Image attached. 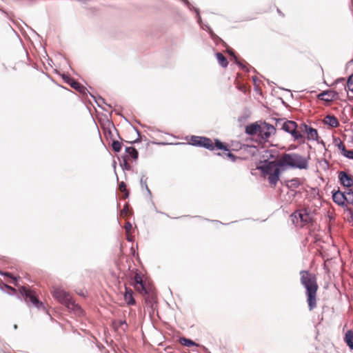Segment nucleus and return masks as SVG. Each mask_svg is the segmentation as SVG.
<instances>
[{
  "label": "nucleus",
  "instance_id": "1",
  "mask_svg": "<svg viewBox=\"0 0 353 353\" xmlns=\"http://www.w3.org/2000/svg\"><path fill=\"white\" fill-rule=\"evenodd\" d=\"M300 282L306 290L307 302L311 311L316 307V292L318 284L316 276L307 270L300 272Z\"/></svg>",
  "mask_w": 353,
  "mask_h": 353
},
{
  "label": "nucleus",
  "instance_id": "2",
  "mask_svg": "<svg viewBox=\"0 0 353 353\" xmlns=\"http://www.w3.org/2000/svg\"><path fill=\"white\" fill-rule=\"evenodd\" d=\"M309 158H306L298 153H285L278 161L279 167H290L299 170H306L309 165Z\"/></svg>",
  "mask_w": 353,
  "mask_h": 353
},
{
  "label": "nucleus",
  "instance_id": "3",
  "mask_svg": "<svg viewBox=\"0 0 353 353\" xmlns=\"http://www.w3.org/2000/svg\"><path fill=\"white\" fill-rule=\"evenodd\" d=\"M53 297L60 303L65 306L69 310L75 312L81 310L80 306L75 303L69 292L62 288H57L53 290Z\"/></svg>",
  "mask_w": 353,
  "mask_h": 353
},
{
  "label": "nucleus",
  "instance_id": "4",
  "mask_svg": "<svg viewBox=\"0 0 353 353\" xmlns=\"http://www.w3.org/2000/svg\"><path fill=\"white\" fill-rule=\"evenodd\" d=\"M298 125L294 121L287 120L283 122L281 125V130L290 134L294 140L302 139L301 143H304L305 140L303 134L297 130Z\"/></svg>",
  "mask_w": 353,
  "mask_h": 353
},
{
  "label": "nucleus",
  "instance_id": "5",
  "mask_svg": "<svg viewBox=\"0 0 353 353\" xmlns=\"http://www.w3.org/2000/svg\"><path fill=\"white\" fill-rule=\"evenodd\" d=\"M20 293L25 296L27 302L32 303L37 308L39 309L43 307V303L37 298L32 290L27 289L26 287H22L20 289Z\"/></svg>",
  "mask_w": 353,
  "mask_h": 353
},
{
  "label": "nucleus",
  "instance_id": "6",
  "mask_svg": "<svg viewBox=\"0 0 353 353\" xmlns=\"http://www.w3.org/2000/svg\"><path fill=\"white\" fill-rule=\"evenodd\" d=\"M61 77L66 83L71 86V88L79 92L82 94L86 95L88 93H89V90L84 85L75 81L68 74H62Z\"/></svg>",
  "mask_w": 353,
  "mask_h": 353
},
{
  "label": "nucleus",
  "instance_id": "7",
  "mask_svg": "<svg viewBox=\"0 0 353 353\" xmlns=\"http://www.w3.org/2000/svg\"><path fill=\"white\" fill-rule=\"evenodd\" d=\"M300 131L307 134V139L310 141H317L319 138L318 132L316 129L305 124L301 123L299 126Z\"/></svg>",
  "mask_w": 353,
  "mask_h": 353
},
{
  "label": "nucleus",
  "instance_id": "8",
  "mask_svg": "<svg viewBox=\"0 0 353 353\" xmlns=\"http://www.w3.org/2000/svg\"><path fill=\"white\" fill-rule=\"evenodd\" d=\"M276 168H281L278 165V161L275 162L265 160L264 161L263 165L258 166L257 169L261 170L263 174L268 175L269 174L272 173L276 169Z\"/></svg>",
  "mask_w": 353,
  "mask_h": 353
},
{
  "label": "nucleus",
  "instance_id": "9",
  "mask_svg": "<svg viewBox=\"0 0 353 353\" xmlns=\"http://www.w3.org/2000/svg\"><path fill=\"white\" fill-rule=\"evenodd\" d=\"M340 184L345 188H350L353 185V177L345 171H341L338 175Z\"/></svg>",
  "mask_w": 353,
  "mask_h": 353
},
{
  "label": "nucleus",
  "instance_id": "10",
  "mask_svg": "<svg viewBox=\"0 0 353 353\" xmlns=\"http://www.w3.org/2000/svg\"><path fill=\"white\" fill-rule=\"evenodd\" d=\"M338 97L339 93L333 90H327L323 91L317 96L319 99L325 101L326 102H331L334 99L338 98Z\"/></svg>",
  "mask_w": 353,
  "mask_h": 353
},
{
  "label": "nucleus",
  "instance_id": "11",
  "mask_svg": "<svg viewBox=\"0 0 353 353\" xmlns=\"http://www.w3.org/2000/svg\"><path fill=\"white\" fill-rule=\"evenodd\" d=\"M275 131L276 129L272 125L264 123V125L261 126V129L260 130L259 136L262 139L267 140Z\"/></svg>",
  "mask_w": 353,
  "mask_h": 353
},
{
  "label": "nucleus",
  "instance_id": "12",
  "mask_svg": "<svg viewBox=\"0 0 353 353\" xmlns=\"http://www.w3.org/2000/svg\"><path fill=\"white\" fill-rule=\"evenodd\" d=\"M345 193L341 190H333L332 191V200L333 201L339 206L344 207L345 205Z\"/></svg>",
  "mask_w": 353,
  "mask_h": 353
},
{
  "label": "nucleus",
  "instance_id": "13",
  "mask_svg": "<svg viewBox=\"0 0 353 353\" xmlns=\"http://www.w3.org/2000/svg\"><path fill=\"white\" fill-rule=\"evenodd\" d=\"M194 139H201L199 141V147L204 148L209 150H214V147L212 146V141L210 139L205 137H194Z\"/></svg>",
  "mask_w": 353,
  "mask_h": 353
},
{
  "label": "nucleus",
  "instance_id": "14",
  "mask_svg": "<svg viewBox=\"0 0 353 353\" xmlns=\"http://www.w3.org/2000/svg\"><path fill=\"white\" fill-rule=\"evenodd\" d=\"M261 126L256 123H250L245 128V133L248 135H254L256 133H260Z\"/></svg>",
  "mask_w": 353,
  "mask_h": 353
},
{
  "label": "nucleus",
  "instance_id": "15",
  "mask_svg": "<svg viewBox=\"0 0 353 353\" xmlns=\"http://www.w3.org/2000/svg\"><path fill=\"white\" fill-rule=\"evenodd\" d=\"M134 288L136 289L144 292L145 294H148L145 285L143 283L142 278L140 276L139 274H136V275L134 276Z\"/></svg>",
  "mask_w": 353,
  "mask_h": 353
},
{
  "label": "nucleus",
  "instance_id": "16",
  "mask_svg": "<svg viewBox=\"0 0 353 353\" xmlns=\"http://www.w3.org/2000/svg\"><path fill=\"white\" fill-rule=\"evenodd\" d=\"M281 174V169L276 168L272 173L269 174L268 181L271 185H276L278 181L279 180V176Z\"/></svg>",
  "mask_w": 353,
  "mask_h": 353
},
{
  "label": "nucleus",
  "instance_id": "17",
  "mask_svg": "<svg viewBox=\"0 0 353 353\" xmlns=\"http://www.w3.org/2000/svg\"><path fill=\"white\" fill-rule=\"evenodd\" d=\"M124 299L128 305H133L135 304V300L133 297V291L127 287H125Z\"/></svg>",
  "mask_w": 353,
  "mask_h": 353
},
{
  "label": "nucleus",
  "instance_id": "18",
  "mask_svg": "<svg viewBox=\"0 0 353 353\" xmlns=\"http://www.w3.org/2000/svg\"><path fill=\"white\" fill-rule=\"evenodd\" d=\"M201 26L203 30H208L212 39L214 40L216 43L223 41L222 39L213 32L212 28L208 24H203Z\"/></svg>",
  "mask_w": 353,
  "mask_h": 353
},
{
  "label": "nucleus",
  "instance_id": "19",
  "mask_svg": "<svg viewBox=\"0 0 353 353\" xmlns=\"http://www.w3.org/2000/svg\"><path fill=\"white\" fill-rule=\"evenodd\" d=\"M324 122L332 128H336L339 124L337 119L333 115L325 117Z\"/></svg>",
  "mask_w": 353,
  "mask_h": 353
},
{
  "label": "nucleus",
  "instance_id": "20",
  "mask_svg": "<svg viewBox=\"0 0 353 353\" xmlns=\"http://www.w3.org/2000/svg\"><path fill=\"white\" fill-rule=\"evenodd\" d=\"M344 340L349 348L353 350V331H347Z\"/></svg>",
  "mask_w": 353,
  "mask_h": 353
},
{
  "label": "nucleus",
  "instance_id": "21",
  "mask_svg": "<svg viewBox=\"0 0 353 353\" xmlns=\"http://www.w3.org/2000/svg\"><path fill=\"white\" fill-rule=\"evenodd\" d=\"M228 52L230 55L233 57L235 63L237 64L242 70L249 72L247 66L239 60L238 57L235 55L232 50H228Z\"/></svg>",
  "mask_w": 353,
  "mask_h": 353
},
{
  "label": "nucleus",
  "instance_id": "22",
  "mask_svg": "<svg viewBox=\"0 0 353 353\" xmlns=\"http://www.w3.org/2000/svg\"><path fill=\"white\" fill-rule=\"evenodd\" d=\"M334 141L336 143V145L337 146L339 150H341V154L345 157V154H347L349 152V150H347L345 148L344 144L343 143V142L341 141L340 138H339V137L334 138Z\"/></svg>",
  "mask_w": 353,
  "mask_h": 353
},
{
  "label": "nucleus",
  "instance_id": "23",
  "mask_svg": "<svg viewBox=\"0 0 353 353\" xmlns=\"http://www.w3.org/2000/svg\"><path fill=\"white\" fill-rule=\"evenodd\" d=\"M215 55L219 64L223 68H226L228 65V61L227 59L223 55V54L221 52H216Z\"/></svg>",
  "mask_w": 353,
  "mask_h": 353
},
{
  "label": "nucleus",
  "instance_id": "24",
  "mask_svg": "<svg viewBox=\"0 0 353 353\" xmlns=\"http://www.w3.org/2000/svg\"><path fill=\"white\" fill-rule=\"evenodd\" d=\"M125 152L132 157L134 160H137L139 157L138 151L133 147H126Z\"/></svg>",
  "mask_w": 353,
  "mask_h": 353
},
{
  "label": "nucleus",
  "instance_id": "25",
  "mask_svg": "<svg viewBox=\"0 0 353 353\" xmlns=\"http://www.w3.org/2000/svg\"><path fill=\"white\" fill-rule=\"evenodd\" d=\"M179 342H180V343L181 345H183L184 346H186V347H193V346H197L198 345L192 340L187 339V338H185V337L180 338Z\"/></svg>",
  "mask_w": 353,
  "mask_h": 353
},
{
  "label": "nucleus",
  "instance_id": "26",
  "mask_svg": "<svg viewBox=\"0 0 353 353\" xmlns=\"http://www.w3.org/2000/svg\"><path fill=\"white\" fill-rule=\"evenodd\" d=\"M301 183L298 178H294L287 181L286 185L288 188L293 189L296 188L300 185Z\"/></svg>",
  "mask_w": 353,
  "mask_h": 353
},
{
  "label": "nucleus",
  "instance_id": "27",
  "mask_svg": "<svg viewBox=\"0 0 353 353\" xmlns=\"http://www.w3.org/2000/svg\"><path fill=\"white\" fill-rule=\"evenodd\" d=\"M90 97L94 100V101L97 103V105L99 107V108H102V105L103 104H105L107 105H108L109 107H111L110 105L109 104H107L104 100V99H103L101 97H97L95 96H94L93 94H92L90 92L88 93Z\"/></svg>",
  "mask_w": 353,
  "mask_h": 353
},
{
  "label": "nucleus",
  "instance_id": "28",
  "mask_svg": "<svg viewBox=\"0 0 353 353\" xmlns=\"http://www.w3.org/2000/svg\"><path fill=\"white\" fill-rule=\"evenodd\" d=\"M145 175H142L141 179H140V185H141V187L142 189H145L148 194V196L150 197L152 196V193H151V191L150 190L148 185H147V182H146V180H147V178H145V179L144 180L143 178L145 177Z\"/></svg>",
  "mask_w": 353,
  "mask_h": 353
},
{
  "label": "nucleus",
  "instance_id": "29",
  "mask_svg": "<svg viewBox=\"0 0 353 353\" xmlns=\"http://www.w3.org/2000/svg\"><path fill=\"white\" fill-rule=\"evenodd\" d=\"M345 193V197H346L345 203L353 204V191L351 189H347Z\"/></svg>",
  "mask_w": 353,
  "mask_h": 353
},
{
  "label": "nucleus",
  "instance_id": "30",
  "mask_svg": "<svg viewBox=\"0 0 353 353\" xmlns=\"http://www.w3.org/2000/svg\"><path fill=\"white\" fill-rule=\"evenodd\" d=\"M212 146L214 147V150L215 148H216V149H219V150H223L224 151L228 150V148L227 147V145H225L223 143H222L219 139H216L215 140V143L214 144L212 143Z\"/></svg>",
  "mask_w": 353,
  "mask_h": 353
},
{
  "label": "nucleus",
  "instance_id": "31",
  "mask_svg": "<svg viewBox=\"0 0 353 353\" xmlns=\"http://www.w3.org/2000/svg\"><path fill=\"white\" fill-rule=\"evenodd\" d=\"M122 161L120 163L121 167L123 170H131V165L128 163V159L126 156L121 157Z\"/></svg>",
  "mask_w": 353,
  "mask_h": 353
},
{
  "label": "nucleus",
  "instance_id": "32",
  "mask_svg": "<svg viewBox=\"0 0 353 353\" xmlns=\"http://www.w3.org/2000/svg\"><path fill=\"white\" fill-rule=\"evenodd\" d=\"M119 189L121 192L124 193L123 198L126 199L129 196V191L126 188V184L122 181L119 185Z\"/></svg>",
  "mask_w": 353,
  "mask_h": 353
},
{
  "label": "nucleus",
  "instance_id": "33",
  "mask_svg": "<svg viewBox=\"0 0 353 353\" xmlns=\"http://www.w3.org/2000/svg\"><path fill=\"white\" fill-rule=\"evenodd\" d=\"M122 147V143L117 140H114L112 143V148L115 152H119L121 151Z\"/></svg>",
  "mask_w": 353,
  "mask_h": 353
},
{
  "label": "nucleus",
  "instance_id": "34",
  "mask_svg": "<svg viewBox=\"0 0 353 353\" xmlns=\"http://www.w3.org/2000/svg\"><path fill=\"white\" fill-rule=\"evenodd\" d=\"M297 215L299 217L301 221L307 222V219H306L307 214H303L300 212L296 211V212H294L292 216L296 218Z\"/></svg>",
  "mask_w": 353,
  "mask_h": 353
},
{
  "label": "nucleus",
  "instance_id": "35",
  "mask_svg": "<svg viewBox=\"0 0 353 353\" xmlns=\"http://www.w3.org/2000/svg\"><path fill=\"white\" fill-rule=\"evenodd\" d=\"M194 137H199V136H192L191 137V139H190V141H191V143L190 144H191L192 145H194V146H196V147H199V141L201 139H194Z\"/></svg>",
  "mask_w": 353,
  "mask_h": 353
},
{
  "label": "nucleus",
  "instance_id": "36",
  "mask_svg": "<svg viewBox=\"0 0 353 353\" xmlns=\"http://www.w3.org/2000/svg\"><path fill=\"white\" fill-rule=\"evenodd\" d=\"M347 86L348 88V90L353 92V80L352 79V77H349L347 78Z\"/></svg>",
  "mask_w": 353,
  "mask_h": 353
},
{
  "label": "nucleus",
  "instance_id": "37",
  "mask_svg": "<svg viewBox=\"0 0 353 353\" xmlns=\"http://www.w3.org/2000/svg\"><path fill=\"white\" fill-rule=\"evenodd\" d=\"M224 154L230 158L232 161H236V157L230 151V150L228 148V150H225Z\"/></svg>",
  "mask_w": 353,
  "mask_h": 353
},
{
  "label": "nucleus",
  "instance_id": "38",
  "mask_svg": "<svg viewBox=\"0 0 353 353\" xmlns=\"http://www.w3.org/2000/svg\"><path fill=\"white\" fill-rule=\"evenodd\" d=\"M135 130H136V132L137 133L138 138L136 140H134L133 142H131V143H139L142 140V137H141V135L140 134V132L137 128H135Z\"/></svg>",
  "mask_w": 353,
  "mask_h": 353
},
{
  "label": "nucleus",
  "instance_id": "39",
  "mask_svg": "<svg viewBox=\"0 0 353 353\" xmlns=\"http://www.w3.org/2000/svg\"><path fill=\"white\" fill-rule=\"evenodd\" d=\"M128 212V205L126 204L121 211V215H126Z\"/></svg>",
  "mask_w": 353,
  "mask_h": 353
},
{
  "label": "nucleus",
  "instance_id": "40",
  "mask_svg": "<svg viewBox=\"0 0 353 353\" xmlns=\"http://www.w3.org/2000/svg\"><path fill=\"white\" fill-rule=\"evenodd\" d=\"M132 224L130 222H127L125 225V230L126 231V232H129L130 231V230L132 229Z\"/></svg>",
  "mask_w": 353,
  "mask_h": 353
},
{
  "label": "nucleus",
  "instance_id": "41",
  "mask_svg": "<svg viewBox=\"0 0 353 353\" xmlns=\"http://www.w3.org/2000/svg\"><path fill=\"white\" fill-rule=\"evenodd\" d=\"M345 157L350 159H353V150H349L347 154H345Z\"/></svg>",
  "mask_w": 353,
  "mask_h": 353
},
{
  "label": "nucleus",
  "instance_id": "42",
  "mask_svg": "<svg viewBox=\"0 0 353 353\" xmlns=\"http://www.w3.org/2000/svg\"><path fill=\"white\" fill-rule=\"evenodd\" d=\"M119 325H120V326H123V325H125V328H123V330H125V328H127V327H128V325H127V323H126L125 320H120V321H119Z\"/></svg>",
  "mask_w": 353,
  "mask_h": 353
},
{
  "label": "nucleus",
  "instance_id": "43",
  "mask_svg": "<svg viewBox=\"0 0 353 353\" xmlns=\"http://www.w3.org/2000/svg\"><path fill=\"white\" fill-rule=\"evenodd\" d=\"M3 288L8 289L13 292H15V290L13 288L10 287V285H8L7 284H3Z\"/></svg>",
  "mask_w": 353,
  "mask_h": 353
},
{
  "label": "nucleus",
  "instance_id": "44",
  "mask_svg": "<svg viewBox=\"0 0 353 353\" xmlns=\"http://www.w3.org/2000/svg\"><path fill=\"white\" fill-rule=\"evenodd\" d=\"M0 274H1V275H4V276H8V277H12L11 273H10V272H0Z\"/></svg>",
  "mask_w": 353,
  "mask_h": 353
},
{
  "label": "nucleus",
  "instance_id": "45",
  "mask_svg": "<svg viewBox=\"0 0 353 353\" xmlns=\"http://www.w3.org/2000/svg\"><path fill=\"white\" fill-rule=\"evenodd\" d=\"M353 64V59L347 63V65H351Z\"/></svg>",
  "mask_w": 353,
  "mask_h": 353
},
{
  "label": "nucleus",
  "instance_id": "46",
  "mask_svg": "<svg viewBox=\"0 0 353 353\" xmlns=\"http://www.w3.org/2000/svg\"><path fill=\"white\" fill-rule=\"evenodd\" d=\"M283 122V119H277L276 120V125L281 124V123Z\"/></svg>",
  "mask_w": 353,
  "mask_h": 353
},
{
  "label": "nucleus",
  "instance_id": "47",
  "mask_svg": "<svg viewBox=\"0 0 353 353\" xmlns=\"http://www.w3.org/2000/svg\"><path fill=\"white\" fill-rule=\"evenodd\" d=\"M252 80L255 82L256 81V77H252Z\"/></svg>",
  "mask_w": 353,
  "mask_h": 353
},
{
  "label": "nucleus",
  "instance_id": "48",
  "mask_svg": "<svg viewBox=\"0 0 353 353\" xmlns=\"http://www.w3.org/2000/svg\"><path fill=\"white\" fill-rule=\"evenodd\" d=\"M14 329H17V325H14Z\"/></svg>",
  "mask_w": 353,
  "mask_h": 353
},
{
  "label": "nucleus",
  "instance_id": "49",
  "mask_svg": "<svg viewBox=\"0 0 353 353\" xmlns=\"http://www.w3.org/2000/svg\"><path fill=\"white\" fill-rule=\"evenodd\" d=\"M127 240H128V241H132V240H131V239H130V238H128V237L127 238Z\"/></svg>",
  "mask_w": 353,
  "mask_h": 353
},
{
  "label": "nucleus",
  "instance_id": "50",
  "mask_svg": "<svg viewBox=\"0 0 353 353\" xmlns=\"http://www.w3.org/2000/svg\"><path fill=\"white\" fill-rule=\"evenodd\" d=\"M277 12H278L279 13H280V12H280V10H279V9H277Z\"/></svg>",
  "mask_w": 353,
  "mask_h": 353
},
{
  "label": "nucleus",
  "instance_id": "51",
  "mask_svg": "<svg viewBox=\"0 0 353 353\" xmlns=\"http://www.w3.org/2000/svg\"><path fill=\"white\" fill-rule=\"evenodd\" d=\"M350 77H352V79L353 78V73Z\"/></svg>",
  "mask_w": 353,
  "mask_h": 353
},
{
  "label": "nucleus",
  "instance_id": "52",
  "mask_svg": "<svg viewBox=\"0 0 353 353\" xmlns=\"http://www.w3.org/2000/svg\"><path fill=\"white\" fill-rule=\"evenodd\" d=\"M352 111H353V107L352 108Z\"/></svg>",
  "mask_w": 353,
  "mask_h": 353
}]
</instances>
